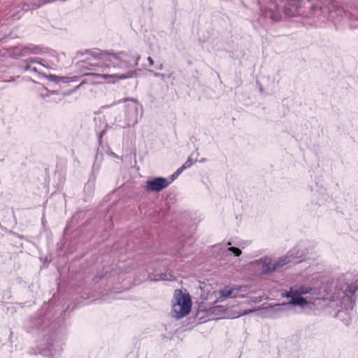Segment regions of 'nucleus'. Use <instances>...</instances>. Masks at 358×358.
Returning <instances> with one entry per match:
<instances>
[{
    "label": "nucleus",
    "instance_id": "nucleus-16",
    "mask_svg": "<svg viewBox=\"0 0 358 358\" xmlns=\"http://www.w3.org/2000/svg\"><path fill=\"white\" fill-rule=\"evenodd\" d=\"M194 162L192 161V156H190L188 159L185 162V163L182 165L185 167V169L189 168L192 166Z\"/></svg>",
    "mask_w": 358,
    "mask_h": 358
},
{
    "label": "nucleus",
    "instance_id": "nucleus-18",
    "mask_svg": "<svg viewBox=\"0 0 358 358\" xmlns=\"http://www.w3.org/2000/svg\"><path fill=\"white\" fill-rule=\"evenodd\" d=\"M350 299L349 297L345 296L344 293H342L341 299L340 300L341 303L350 302Z\"/></svg>",
    "mask_w": 358,
    "mask_h": 358
},
{
    "label": "nucleus",
    "instance_id": "nucleus-12",
    "mask_svg": "<svg viewBox=\"0 0 358 358\" xmlns=\"http://www.w3.org/2000/svg\"><path fill=\"white\" fill-rule=\"evenodd\" d=\"M29 52L27 48H22V47H15L12 49L10 55L13 57H17L20 56H24Z\"/></svg>",
    "mask_w": 358,
    "mask_h": 358
},
{
    "label": "nucleus",
    "instance_id": "nucleus-7",
    "mask_svg": "<svg viewBox=\"0 0 358 358\" xmlns=\"http://www.w3.org/2000/svg\"><path fill=\"white\" fill-rule=\"evenodd\" d=\"M254 265L259 266L262 272L264 273H269L276 270V265L275 262L268 257H264L253 262Z\"/></svg>",
    "mask_w": 358,
    "mask_h": 358
},
{
    "label": "nucleus",
    "instance_id": "nucleus-26",
    "mask_svg": "<svg viewBox=\"0 0 358 358\" xmlns=\"http://www.w3.org/2000/svg\"><path fill=\"white\" fill-rule=\"evenodd\" d=\"M159 70H162L163 69V65L161 64L159 66V67L157 68Z\"/></svg>",
    "mask_w": 358,
    "mask_h": 358
},
{
    "label": "nucleus",
    "instance_id": "nucleus-21",
    "mask_svg": "<svg viewBox=\"0 0 358 358\" xmlns=\"http://www.w3.org/2000/svg\"><path fill=\"white\" fill-rule=\"evenodd\" d=\"M148 61L150 65H153L154 64V61H153V59L151 57H148Z\"/></svg>",
    "mask_w": 358,
    "mask_h": 358
},
{
    "label": "nucleus",
    "instance_id": "nucleus-27",
    "mask_svg": "<svg viewBox=\"0 0 358 358\" xmlns=\"http://www.w3.org/2000/svg\"><path fill=\"white\" fill-rule=\"evenodd\" d=\"M159 77H161V78H163L164 77V74H160Z\"/></svg>",
    "mask_w": 358,
    "mask_h": 358
},
{
    "label": "nucleus",
    "instance_id": "nucleus-15",
    "mask_svg": "<svg viewBox=\"0 0 358 358\" xmlns=\"http://www.w3.org/2000/svg\"><path fill=\"white\" fill-rule=\"evenodd\" d=\"M228 250L233 252L237 257L241 255V250L238 248L231 247L228 248Z\"/></svg>",
    "mask_w": 358,
    "mask_h": 358
},
{
    "label": "nucleus",
    "instance_id": "nucleus-20",
    "mask_svg": "<svg viewBox=\"0 0 358 358\" xmlns=\"http://www.w3.org/2000/svg\"><path fill=\"white\" fill-rule=\"evenodd\" d=\"M185 170V167H183L182 166H180L176 172L178 175H180L183 171Z\"/></svg>",
    "mask_w": 358,
    "mask_h": 358
},
{
    "label": "nucleus",
    "instance_id": "nucleus-13",
    "mask_svg": "<svg viewBox=\"0 0 358 358\" xmlns=\"http://www.w3.org/2000/svg\"><path fill=\"white\" fill-rule=\"evenodd\" d=\"M282 6V5H280L278 3H277L275 1L272 3L271 7L269 8V10H270L269 13L271 14L270 15L271 18H272L273 20H278V15L274 13V11L273 10H278V8Z\"/></svg>",
    "mask_w": 358,
    "mask_h": 358
},
{
    "label": "nucleus",
    "instance_id": "nucleus-24",
    "mask_svg": "<svg viewBox=\"0 0 358 358\" xmlns=\"http://www.w3.org/2000/svg\"><path fill=\"white\" fill-rule=\"evenodd\" d=\"M153 75L156 77H159L160 76V74L159 73H153Z\"/></svg>",
    "mask_w": 358,
    "mask_h": 358
},
{
    "label": "nucleus",
    "instance_id": "nucleus-1",
    "mask_svg": "<svg viewBox=\"0 0 358 358\" xmlns=\"http://www.w3.org/2000/svg\"><path fill=\"white\" fill-rule=\"evenodd\" d=\"M282 296L289 298V302L265 308L264 310L268 316L274 317L282 313H288L292 310V306L304 308L310 305H317L322 299L320 289L302 285L291 287L288 292L282 294Z\"/></svg>",
    "mask_w": 358,
    "mask_h": 358
},
{
    "label": "nucleus",
    "instance_id": "nucleus-8",
    "mask_svg": "<svg viewBox=\"0 0 358 358\" xmlns=\"http://www.w3.org/2000/svg\"><path fill=\"white\" fill-rule=\"evenodd\" d=\"M135 76V71L129 70L127 73L122 74H101L100 77L107 80L108 83H115L120 80H124L133 78Z\"/></svg>",
    "mask_w": 358,
    "mask_h": 358
},
{
    "label": "nucleus",
    "instance_id": "nucleus-10",
    "mask_svg": "<svg viewBox=\"0 0 358 358\" xmlns=\"http://www.w3.org/2000/svg\"><path fill=\"white\" fill-rule=\"evenodd\" d=\"M281 3L285 0H280ZM287 5H284L285 13L289 16L295 15L300 0H286Z\"/></svg>",
    "mask_w": 358,
    "mask_h": 358
},
{
    "label": "nucleus",
    "instance_id": "nucleus-25",
    "mask_svg": "<svg viewBox=\"0 0 358 358\" xmlns=\"http://www.w3.org/2000/svg\"><path fill=\"white\" fill-rule=\"evenodd\" d=\"M133 106L136 110H137V106L135 103H133Z\"/></svg>",
    "mask_w": 358,
    "mask_h": 358
},
{
    "label": "nucleus",
    "instance_id": "nucleus-14",
    "mask_svg": "<svg viewBox=\"0 0 358 358\" xmlns=\"http://www.w3.org/2000/svg\"><path fill=\"white\" fill-rule=\"evenodd\" d=\"M173 276L169 274H162L159 278H155V280H171Z\"/></svg>",
    "mask_w": 358,
    "mask_h": 358
},
{
    "label": "nucleus",
    "instance_id": "nucleus-19",
    "mask_svg": "<svg viewBox=\"0 0 358 358\" xmlns=\"http://www.w3.org/2000/svg\"><path fill=\"white\" fill-rule=\"evenodd\" d=\"M263 299H264L263 296L254 297L250 299V302L254 303H259L260 301H262L263 300Z\"/></svg>",
    "mask_w": 358,
    "mask_h": 358
},
{
    "label": "nucleus",
    "instance_id": "nucleus-17",
    "mask_svg": "<svg viewBox=\"0 0 358 358\" xmlns=\"http://www.w3.org/2000/svg\"><path fill=\"white\" fill-rule=\"evenodd\" d=\"M357 287H358V285L348 287V288L346 289V291L350 294H353L356 292V290L357 289Z\"/></svg>",
    "mask_w": 358,
    "mask_h": 358
},
{
    "label": "nucleus",
    "instance_id": "nucleus-4",
    "mask_svg": "<svg viewBox=\"0 0 358 358\" xmlns=\"http://www.w3.org/2000/svg\"><path fill=\"white\" fill-rule=\"evenodd\" d=\"M192 301L188 294L181 290H176L172 305L173 317L179 319L186 316L190 312Z\"/></svg>",
    "mask_w": 358,
    "mask_h": 358
},
{
    "label": "nucleus",
    "instance_id": "nucleus-23",
    "mask_svg": "<svg viewBox=\"0 0 358 358\" xmlns=\"http://www.w3.org/2000/svg\"><path fill=\"white\" fill-rule=\"evenodd\" d=\"M179 175H178L176 173V172H175L173 175H172V180L171 181H173L175 178H176Z\"/></svg>",
    "mask_w": 358,
    "mask_h": 358
},
{
    "label": "nucleus",
    "instance_id": "nucleus-5",
    "mask_svg": "<svg viewBox=\"0 0 358 358\" xmlns=\"http://www.w3.org/2000/svg\"><path fill=\"white\" fill-rule=\"evenodd\" d=\"M252 312V310H248L238 313H232L230 310L223 306H215L210 308V314L220 318H237Z\"/></svg>",
    "mask_w": 358,
    "mask_h": 358
},
{
    "label": "nucleus",
    "instance_id": "nucleus-9",
    "mask_svg": "<svg viewBox=\"0 0 358 358\" xmlns=\"http://www.w3.org/2000/svg\"><path fill=\"white\" fill-rule=\"evenodd\" d=\"M287 253L292 262H296L304 257L307 255L308 252L307 249L303 245H298L293 248Z\"/></svg>",
    "mask_w": 358,
    "mask_h": 358
},
{
    "label": "nucleus",
    "instance_id": "nucleus-22",
    "mask_svg": "<svg viewBox=\"0 0 358 358\" xmlns=\"http://www.w3.org/2000/svg\"><path fill=\"white\" fill-rule=\"evenodd\" d=\"M179 175H178L176 173V172H175L173 175H172V180L171 181H173L175 178H176Z\"/></svg>",
    "mask_w": 358,
    "mask_h": 358
},
{
    "label": "nucleus",
    "instance_id": "nucleus-11",
    "mask_svg": "<svg viewBox=\"0 0 358 358\" xmlns=\"http://www.w3.org/2000/svg\"><path fill=\"white\" fill-rule=\"evenodd\" d=\"M275 265H276V270L283 266L293 263L292 260L290 259L288 253H287L285 256L280 257L278 260L274 261Z\"/></svg>",
    "mask_w": 358,
    "mask_h": 358
},
{
    "label": "nucleus",
    "instance_id": "nucleus-28",
    "mask_svg": "<svg viewBox=\"0 0 358 358\" xmlns=\"http://www.w3.org/2000/svg\"><path fill=\"white\" fill-rule=\"evenodd\" d=\"M333 302H335V299L333 298L331 300Z\"/></svg>",
    "mask_w": 358,
    "mask_h": 358
},
{
    "label": "nucleus",
    "instance_id": "nucleus-3",
    "mask_svg": "<svg viewBox=\"0 0 358 358\" xmlns=\"http://www.w3.org/2000/svg\"><path fill=\"white\" fill-rule=\"evenodd\" d=\"M202 289L203 290V294L206 292V299L212 300L213 302H222L229 297L236 298L240 297L243 298L244 295L238 293L244 291L245 287L238 285H226L221 288L219 291H210L208 289V286H204Z\"/></svg>",
    "mask_w": 358,
    "mask_h": 358
},
{
    "label": "nucleus",
    "instance_id": "nucleus-2",
    "mask_svg": "<svg viewBox=\"0 0 358 358\" xmlns=\"http://www.w3.org/2000/svg\"><path fill=\"white\" fill-rule=\"evenodd\" d=\"M106 67L114 66L120 69H129L138 65L140 56L138 55H129L126 53L113 54L105 52L101 57Z\"/></svg>",
    "mask_w": 358,
    "mask_h": 358
},
{
    "label": "nucleus",
    "instance_id": "nucleus-6",
    "mask_svg": "<svg viewBox=\"0 0 358 358\" xmlns=\"http://www.w3.org/2000/svg\"><path fill=\"white\" fill-rule=\"evenodd\" d=\"M170 183L171 182L165 178H155L146 181L145 188L150 192H160L167 187Z\"/></svg>",
    "mask_w": 358,
    "mask_h": 358
}]
</instances>
